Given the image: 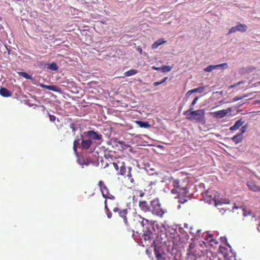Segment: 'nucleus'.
I'll use <instances>...</instances> for the list:
<instances>
[{"label": "nucleus", "instance_id": "f257e3e1", "mask_svg": "<svg viewBox=\"0 0 260 260\" xmlns=\"http://www.w3.org/2000/svg\"><path fill=\"white\" fill-rule=\"evenodd\" d=\"M134 220L140 224L143 228L141 231H136V234L134 233L133 237L135 240L140 241L143 246H147L151 244L153 238L152 233L150 230V223L148 220L142 217L140 215H134Z\"/></svg>", "mask_w": 260, "mask_h": 260}, {"label": "nucleus", "instance_id": "f03ea898", "mask_svg": "<svg viewBox=\"0 0 260 260\" xmlns=\"http://www.w3.org/2000/svg\"><path fill=\"white\" fill-rule=\"evenodd\" d=\"M153 230L156 235L153 244L154 247V254L157 260L162 259V238L161 237L162 232V223H158L157 221H154L152 223Z\"/></svg>", "mask_w": 260, "mask_h": 260}, {"label": "nucleus", "instance_id": "7ed1b4c3", "mask_svg": "<svg viewBox=\"0 0 260 260\" xmlns=\"http://www.w3.org/2000/svg\"><path fill=\"white\" fill-rule=\"evenodd\" d=\"M120 171L118 174L124 177L125 186L128 188H132L136 184V181L134 175L132 174V168H126L124 162H119Z\"/></svg>", "mask_w": 260, "mask_h": 260}, {"label": "nucleus", "instance_id": "20e7f679", "mask_svg": "<svg viewBox=\"0 0 260 260\" xmlns=\"http://www.w3.org/2000/svg\"><path fill=\"white\" fill-rule=\"evenodd\" d=\"M207 194H209V192H208ZM205 200L210 204L211 203L212 201H213L215 206L218 207L219 209H220V206L226 205L229 203V200L228 199L219 198V193L216 191L213 193L212 194H208Z\"/></svg>", "mask_w": 260, "mask_h": 260}, {"label": "nucleus", "instance_id": "39448f33", "mask_svg": "<svg viewBox=\"0 0 260 260\" xmlns=\"http://www.w3.org/2000/svg\"><path fill=\"white\" fill-rule=\"evenodd\" d=\"M99 186L100 188V190L102 192V194L103 197L108 201V199L110 200L109 201H108V203L110 205V203L111 204L113 202H115V198L114 196L112 195L110 192L109 190L106 186V185L105 184L104 181L100 180L99 182Z\"/></svg>", "mask_w": 260, "mask_h": 260}, {"label": "nucleus", "instance_id": "423d86ee", "mask_svg": "<svg viewBox=\"0 0 260 260\" xmlns=\"http://www.w3.org/2000/svg\"><path fill=\"white\" fill-rule=\"evenodd\" d=\"M190 116L187 119L190 120H195L196 122L204 123L205 122V110L201 109L192 111L189 113Z\"/></svg>", "mask_w": 260, "mask_h": 260}, {"label": "nucleus", "instance_id": "0eeeda50", "mask_svg": "<svg viewBox=\"0 0 260 260\" xmlns=\"http://www.w3.org/2000/svg\"><path fill=\"white\" fill-rule=\"evenodd\" d=\"M109 206H110V208L112 209L113 211L114 212H118V214H119V216H120L121 217H122L123 218L124 223L127 225H128L127 219V216H126L127 212H128L127 209H125L121 210V209H119L117 207V203H116V201H115V202H113L111 204L110 203Z\"/></svg>", "mask_w": 260, "mask_h": 260}, {"label": "nucleus", "instance_id": "6e6552de", "mask_svg": "<svg viewBox=\"0 0 260 260\" xmlns=\"http://www.w3.org/2000/svg\"><path fill=\"white\" fill-rule=\"evenodd\" d=\"M152 210L153 214L160 217L162 216V208L160 201L157 199L151 201Z\"/></svg>", "mask_w": 260, "mask_h": 260}, {"label": "nucleus", "instance_id": "1a4fd4ad", "mask_svg": "<svg viewBox=\"0 0 260 260\" xmlns=\"http://www.w3.org/2000/svg\"><path fill=\"white\" fill-rule=\"evenodd\" d=\"M247 26L244 24L238 23L237 25L232 27L229 31V34L235 32L237 31L245 32L247 30Z\"/></svg>", "mask_w": 260, "mask_h": 260}, {"label": "nucleus", "instance_id": "9d476101", "mask_svg": "<svg viewBox=\"0 0 260 260\" xmlns=\"http://www.w3.org/2000/svg\"><path fill=\"white\" fill-rule=\"evenodd\" d=\"M228 68V64L226 63L219 64L217 65H210L204 69V71L210 72L215 69H219L221 68L226 69Z\"/></svg>", "mask_w": 260, "mask_h": 260}, {"label": "nucleus", "instance_id": "9b49d317", "mask_svg": "<svg viewBox=\"0 0 260 260\" xmlns=\"http://www.w3.org/2000/svg\"><path fill=\"white\" fill-rule=\"evenodd\" d=\"M86 136L90 140H100L102 138V135L94 131H89L86 133Z\"/></svg>", "mask_w": 260, "mask_h": 260}, {"label": "nucleus", "instance_id": "f8f14e48", "mask_svg": "<svg viewBox=\"0 0 260 260\" xmlns=\"http://www.w3.org/2000/svg\"><path fill=\"white\" fill-rule=\"evenodd\" d=\"M183 182H180L177 180L173 182V185L174 187L177 188L179 191H180V193H182V191L185 192V190H186V185H183ZM182 193H183V192Z\"/></svg>", "mask_w": 260, "mask_h": 260}, {"label": "nucleus", "instance_id": "ddd939ff", "mask_svg": "<svg viewBox=\"0 0 260 260\" xmlns=\"http://www.w3.org/2000/svg\"><path fill=\"white\" fill-rule=\"evenodd\" d=\"M231 111V109L229 108L228 110H222L214 112L213 113V116L217 118H221L226 116L229 111Z\"/></svg>", "mask_w": 260, "mask_h": 260}, {"label": "nucleus", "instance_id": "4468645a", "mask_svg": "<svg viewBox=\"0 0 260 260\" xmlns=\"http://www.w3.org/2000/svg\"><path fill=\"white\" fill-rule=\"evenodd\" d=\"M92 144V141L89 139L88 140L82 139L81 146L83 149L87 150Z\"/></svg>", "mask_w": 260, "mask_h": 260}, {"label": "nucleus", "instance_id": "2eb2a0df", "mask_svg": "<svg viewBox=\"0 0 260 260\" xmlns=\"http://www.w3.org/2000/svg\"><path fill=\"white\" fill-rule=\"evenodd\" d=\"M40 86L42 88L55 92H59L60 91V89L55 85H47L44 84H41Z\"/></svg>", "mask_w": 260, "mask_h": 260}, {"label": "nucleus", "instance_id": "dca6fc26", "mask_svg": "<svg viewBox=\"0 0 260 260\" xmlns=\"http://www.w3.org/2000/svg\"><path fill=\"white\" fill-rule=\"evenodd\" d=\"M0 95L3 97H9L12 95V92L5 87L0 88Z\"/></svg>", "mask_w": 260, "mask_h": 260}, {"label": "nucleus", "instance_id": "f3484780", "mask_svg": "<svg viewBox=\"0 0 260 260\" xmlns=\"http://www.w3.org/2000/svg\"><path fill=\"white\" fill-rule=\"evenodd\" d=\"M247 185L249 189L253 191H260V187L252 182H248Z\"/></svg>", "mask_w": 260, "mask_h": 260}, {"label": "nucleus", "instance_id": "a211bd4d", "mask_svg": "<svg viewBox=\"0 0 260 260\" xmlns=\"http://www.w3.org/2000/svg\"><path fill=\"white\" fill-rule=\"evenodd\" d=\"M139 206L140 208L144 212H147L149 210V205L146 201L140 202Z\"/></svg>", "mask_w": 260, "mask_h": 260}, {"label": "nucleus", "instance_id": "6ab92c4d", "mask_svg": "<svg viewBox=\"0 0 260 260\" xmlns=\"http://www.w3.org/2000/svg\"><path fill=\"white\" fill-rule=\"evenodd\" d=\"M244 123V121L241 119H240L236 122L235 124L230 127V130L234 131L238 129L240 126H241Z\"/></svg>", "mask_w": 260, "mask_h": 260}, {"label": "nucleus", "instance_id": "aec40b11", "mask_svg": "<svg viewBox=\"0 0 260 260\" xmlns=\"http://www.w3.org/2000/svg\"><path fill=\"white\" fill-rule=\"evenodd\" d=\"M243 139V137L242 136H241V134H237L232 138V140L235 144H237L242 142Z\"/></svg>", "mask_w": 260, "mask_h": 260}, {"label": "nucleus", "instance_id": "412c9836", "mask_svg": "<svg viewBox=\"0 0 260 260\" xmlns=\"http://www.w3.org/2000/svg\"><path fill=\"white\" fill-rule=\"evenodd\" d=\"M137 123L140 127L142 128H149L150 127V124L148 122L141 121H135Z\"/></svg>", "mask_w": 260, "mask_h": 260}, {"label": "nucleus", "instance_id": "4be33fe9", "mask_svg": "<svg viewBox=\"0 0 260 260\" xmlns=\"http://www.w3.org/2000/svg\"><path fill=\"white\" fill-rule=\"evenodd\" d=\"M47 69L52 71H57L58 69V67L55 62L47 64Z\"/></svg>", "mask_w": 260, "mask_h": 260}, {"label": "nucleus", "instance_id": "5701e85b", "mask_svg": "<svg viewBox=\"0 0 260 260\" xmlns=\"http://www.w3.org/2000/svg\"><path fill=\"white\" fill-rule=\"evenodd\" d=\"M138 71L135 69H131L124 73V77H129L138 73Z\"/></svg>", "mask_w": 260, "mask_h": 260}, {"label": "nucleus", "instance_id": "b1692460", "mask_svg": "<svg viewBox=\"0 0 260 260\" xmlns=\"http://www.w3.org/2000/svg\"><path fill=\"white\" fill-rule=\"evenodd\" d=\"M80 140L79 139H77L74 141L73 150L76 154H77V147L80 144Z\"/></svg>", "mask_w": 260, "mask_h": 260}, {"label": "nucleus", "instance_id": "393cba45", "mask_svg": "<svg viewBox=\"0 0 260 260\" xmlns=\"http://www.w3.org/2000/svg\"><path fill=\"white\" fill-rule=\"evenodd\" d=\"M108 201H107V200H105V208L107 211L106 214H107L108 218H111L112 217V213L110 211L109 209H108Z\"/></svg>", "mask_w": 260, "mask_h": 260}, {"label": "nucleus", "instance_id": "a878e982", "mask_svg": "<svg viewBox=\"0 0 260 260\" xmlns=\"http://www.w3.org/2000/svg\"><path fill=\"white\" fill-rule=\"evenodd\" d=\"M162 44V40L159 39L156 42H155L152 45V49H156L159 46Z\"/></svg>", "mask_w": 260, "mask_h": 260}, {"label": "nucleus", "instance_id": "bb28decb", "mask_svg": "<svg viewBox=\"0 0 260 260\" xmlns=\"http://www.w3.org/2000/svg\"><path fill=\"white\" fill-rule=\"evenodd\" d=\"M18 74L19 76L25 78L26 79H32L31 76L28 75L27 73L23 72H19Z\"/></svg>", "mask_w": 260, "mask_h": 260}, {"label": "nucleus", "instance_id": "cd10ccee", "mask_svg": "<svg viewBox=\"0 0 260 260\" xmlns=\"http://www.w3.org/2000/svg\"><path fill=\"white\" fill-rule=\"evenodd\" d=\"M70 128L72 129L73 134L75 135V132L77 130L78 127L75 123L72 122L70 124Z\"/></svg>", "mask_w": 260, "mask_h": 260}, {"label": "nucleus", "instance_id": "c85d7f7f", "mask_svg": "<svg viewBox=\"0 0 260 260\" xmlns=\"http://www.w3.org/2000/svg\"><path fill=\"white\" fill-rule=\"evenodd\" d=\"M229 204L230 202L226 205H222L221 206H220L219 207L220 208V209L217 207L218 209L220 210V212L222 213V214H223L226 210L230 209V208L228 207Z\"/></svg>", "mask_w": 260, "mask_h": 260}, {"label": "nucleus", "instance_id": "c756f323", "mask_svg": "<svg viewBox=\"0 0 260 260\" xmlns=\"http://www.w3.org/2000/svg\"><path fill=\"white\" fill-rule=\"evenodd\" d=\"M119 162H121L119 161H118L117 162H114L110 163V165L112 166L115 169L116 171H118L119 168H120Z\"/></svg>", "mask_w": 260, "mask_h": 260}, {"label": "nucleus", "instance_id": "7c9ffc66", "mask_svg": "<svg viewBox=\"0 0 260 260\" xmlns=\"http://www.w3.org/2000/svg\"><path fill=\"white\" fill-rule=\"evenodd\" d=\"M205 88V86L200 87L199 88H194L193 90V92L202 93Z\"/></svg>", "mask_w": 260, "mask_h": 260}, {"label": "nucleus", "instance_id": "2f4dec72", "mask_svg": "<svg viewBox=\"0 0 260 260\" xmlns=\"http://www.w3.org/2000/svg\"><path fill=\"white\" fill-rule=\"evenodd\" d=\"M48 114L49 117V119L52 122H54L56 119V117L54 115H51L48 112Z\"/></svg>", "mask_w": 260, "mask_h": 260}, {"label": "nucleus", "instance_id": "473e14b6", "mask_svg": "<svg viewBox=\"0 0 260 260\" xmlns=\"http://www.w3.org/2000/svg\"><path fill=\"white\" fill-rule=\"evenodd\" d=\"M172 67L169 66H164V73L170 71Z\"/></svg>", "mask_w": 260, "mask_h": 260}, {"label": "nucleus", "instance_id": "72a5a7b5", "mask_svg": "<svg viewBox=\"0 0 260 260\" xmlns=\"http://www.w3.org/2000/svg\"><path fill=\"white\" fill-rule=\"evenodd\" d=\"M246 130H247V126L246 125H244V126H242V128H241V132L240 133H239V134H241V136H242V135L246 132Z\"/></svg>", "mask_w": 260, "mask_h": 260}, {"label": "nucleus", "instance_id": "f704fd0d", "mask_svg": "<svg viewBox=\"0 0 260 260\" xmlns=\"http://www.w3.org/2000/svg\"><path fill=\"white\" fill-rule=\"evenodd\" d=\"M191 110V109L184 111L183 113V114L184 115L187 116V117L190 116L189 113H190L191 112V111H190Z\"/></svg>", "mask_w": 260, "mask_h": 260}, {"label": "nucleus", "instance_id": "c9c22d12", "mask_svg": "<svg viewBox=\"0 0 260 260\" xmlns=\"http://www.w3.org/2000/svg\"><path fill=\"white\" fill-rule=\"evenodd\" d=\"M172 192L173 193H175V192H177V193H180V194H181V193H180V191H179L177 188H175V187H174V189H173L172 190Z\"/></svg>", "mask_w": 260, "mask_h": 260}, {"label": "nucleus", "instance_id": "e433bc0d", "mask_svg": "<svg viewBox=\"0 0 260 260\" xmlns=\"http://www.w3.org/2000/svg\"><path fill=\"white\" fill-rule=\"evenodd\" d=\"M199 100V97L198 96H196L194 100H193L192 103H191V105H194L196 104V103L197 102L198 100Z\"/></svg>", "mask_w": 260, "mask_h": 260}, {"label": "nucleus", "instance_id": "4c0bfd02", "mask_svg": "<svg viewBox=\"0 0 260 260\" xmlns=\"http://www.w3.org/2000/svg\"><path fill=\"white\" fill-rule=\"evenodd\" d=\"M161 83H162V80H160V81L159 82H155L153 83V85L154 86H157L159 84H161Z\"/></svg>", "mask_w": 260, "mask_h": 260}, {"label": "nucleus", "instance_id": "58836bf2", "mask_svg": "<svg viewBox=\"0 0 260 260\" xmlns=\"http://www.w3.org/2000/svg\"><path fill=\"white\" fill-rule=\"evenodd\" d=\"M242 99H243L242 96H240V97L237 96V97L234 98V101H237L238 100H242Z\"/></svg>", "mask_w": 260, "mask_h": 260}, {"label": "nucleus", "instance_id": "ea45409f", "mask_svg": "<svg viewBox=\"0 0 260 260\" xmlns=\"http://www.w3.org/2000/svg\"><path fill=\"white\" fill-rule=\"evenodd\" d=\"M152 69H153L154 70H162V66L160 67L159 68H157V67L153 66L152 67Z\"/></svg>", "mask_w": 260, "mask_h": 260}, {"label": "nucleus", "instance_id": "a19ab883", "mask_svg": "<svg viewBox=\"0 0 260 260\" xmlns=\"http://www.w3.org/2000/svg\"><path fill=\"white\" fill-rule=\"evenodd\" d=\"M194 93L193 91V90H189L187 92V94L188 95H191L192 93Z\"/></svg>", "mask_w": 260, "mask_h": 260}, {"label": "nucleus", "instance_id": "79ce46f5", "mask_svg": "<svg viewBox=\"0 0 260 260\" xmlns=\"http://www.w3.org/2000/svg\"><path fill=\"white\" fill-rule=\"evenodd\" d=\"M170 233H171V234H174L175 233V229H174L173 228H172L171 230H170Z\"/></svg>", "mask_w": 260, "mask_h": 260}, {"label": "nucleus", "instance_id": "37998d69", "mask_svg": "<svg viewBox=\"0 0 260 260\" xmlns=\"http://www.w3.org/2000/svg\"><path fill=\"white\" fill-rule=\"evenodd\" d=\"M211 237H212V235H210L209 236V237L207 238V240H208L210 242L214 241V240H213V239H209V238H211Z\"/></svg>", "mask_w": 260, "mask_h": 260}, {"label": "nucleus", "instance_id": "c03bdc74", "mask_svg": "<svg viewBox=\"0 0 260 260\" xmlns=\"http://www.w3.org/2000/svg\"><path fill=\"white\" fill-rule=\"evenodd\" d=\"M194 247V244L193 243H191L190 245H189V249H191L193 247Z\"/></svg>", "mask_w": 260, "mask_h": 260}, {"label": "nucleus", "instance_id": "a18cd8bd", "mask_svg": "<svg viewBox=\"0 0 260 260\" xmlns=\"http://www.w3.org/2000/svg\"><path fill=\"white\" fill-rule=\"evenodd\" d=\"M144 193L142 191H140V196L141 197H142L144 196Z\"/></svg>", "mask_w": 260, "mask_h": 260}, {"label": "nucleus", "instance_id": "49530a36", "mask_svg": "<svg viewBox=\"0 0 260 260\" xmlns=\"http://www.w3.org/2000/svg\"><path fill=\"white\" fill-rule=\"evenodd\" d=\"M257 230L259 232H260V223L258 224L257 227Z\"/></svg>", "mask_w": 260, "mask_h": 260}, {"label": "nucleus", "instance_id": "de8ad7c7", "mask_svg": "<svg viewBox=\"0 0 260 260\" xmlns=\"http://www.w3.org/2000/svg\"><path fill=\"white\" fill-rule=\"evenodd\" d=\"M187 254H188V255H191V254H192V253H191V251H190L189 249H188V250Z\"/></svg>", "mask_w": 260, "mask_h": 260}, {"label": "nucleus", "instance_id": "09e8293b", "mask_svg": "<svg viewBox=\"0 0 260 260\" xmlns=\"http://www.w3.org/2000/svg\"><path fill=\"white\" fill-rule=\"evenodd\" d=\"M241 83H242V82H239L237 83L236 84H235V85H236V86H237L238 85H240Z\"/></svg>", "mask_w": 260, "mask_h": 260}, {"label": "nucleus", "instance_id": "8fccbe9b", "mask_svg": "<svg viewBox=\"0 0 260 260\" xmlns=\"http://www.w3.org/2000/svg\"><path fill=\"white\" fill-rule=\"evenodd\" d=\"M236 87L235 84L233 85H231V86L229 87V88H233V87Z\"/></svg>", "mask_w": 260, "mask_h": 260}, {"label": "nucleus", "instance_id": "3c124183", "mask_svg": "<svg viewBox=\"0 0 260 260\" xmlns=\"http://www.w3.org/2000/svg\"><path fill=\"white\" fill-rule=\"evenodd\" d=\"M167 79L168 77H164L163 79L164 82H165Z\"/></svg>", "mask_w": 260, "mask_h": 260}, {"label": "nucleus", "instance_id": "603ef678", "mask_svg": "<svg viewBox=\"0 0 260 260\" xmlns=\"http://www.w3.org/2000/svg\"><path fill=\"white\" fill-rule=\"evenodd\" d=\"M138 49L140 51V52L141 53V52L142 51V49L141 48H138Z\"/></svg>", "mask_w": 260, "mask_h": 260}, {"label": "nucleus", "instance_id": "864d4df0", "mask_svg": "<svg viewBox=\"0 0 260 260\" xmlns=\"http://www.w3.org/2000/svg\"><path fill=\"white\" fill-rule=\"evenodd\" d=\"M165 234H166L167 237L168 236V233L167 232H166Z\"/></svg>", "mask_w": 260, "mask_h": 260}, {"label": "nucleus", "instance_id": "5fc2aeb1", "mask_svg": "<svg viewBox=\"0 0 260 260\" xmlns=\"http://www.w3.org/2000/svg\"><path fill=\"white\" fill-rule=\"evenodd\" d=\"M178 208H180V205H179V206H178Z\"/></svg>", "mask_w": 260, "mask_h": 260}]
</instances>
